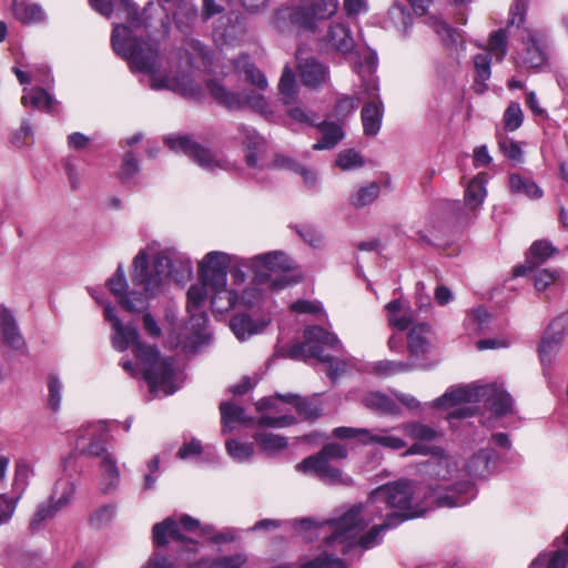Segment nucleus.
I'll return each mask as SVG.
<instances>
[{"label": "nucleus", "instance_id": "nucleus-1", "mask_svg": "<svg viewBox=\"0 0 568 568\" xmlns=\"http://www.w3.org/2000/svg\"><path fill=\"white\" fill-rule=\"evenodd\" d=\"M132 266L133 288L128 283L122 264H119L113 276L108 280L106 286L125 312L142 313L143 329L150 337L159 338L162 329L149 312V302L160 292L163 278L173 275L172 262L166 256H156L150 267L148 255L142 250L134 256Z\"/></svg>", "mask_w": 568, "mask_h": 568}, {"label": "nucleus", "instance_id": "nucleus-2", "mask_svg": "<svg viewBox=\"0 0 568 568\" xmlns=\"http://www.w3.org/2000/svg\"><path fill=\"white\" fill-rule=\"evenodd\" d=\"M113 50L128 60L132 69L143 73L158 72L160 49L158 43H149L133 34L130 27L118 24L111 34Z\"/></svg>", "mask_w": 568, "mask_h": 568}, {"label": "nucleus", "instance_id": "nucleus-3", "mask_svg": "<svg viewBox=\"0 0 568 568\" xmlns=\"http://www.w3.org/2000/svg\"><path fill=\"white\" fill-rule=\"evenodd\" d=\"M254 272L253 281L257 284L271 282L270 287L274 291L283 290L291 284L297 283L292 276L286 275L293 270L292 261L283 252H270L255 256L252 260Z\"/></svg>", "mask_w": 568, "mask_h": 568}, {"label": "nucleus", "instance_id": "nucleus-4", "mask_svg": "<svg viewBox=\"0 0 568 568\" xmlns=\"http://www.w3.org/2000/svg\"><path fill=\"white\" fill-rule=\"evenodd\" d=\"M362 504L353 505L342 516L326 520V525L331 527L332 531L328 536L324 537L326 547H332L336 544L341 545V552L346 555L355 547L356 535L366 527V521L363 516Z\"/></svg>", "mask_w": 568, "mask_h": 568}, {"label": "nucleus", "instance_id": "nucleus-5", "mask_svg": "<svg viewBox=\"0 0 568 568\" xmlns=\"http://www.w3.org/2000/svg\"><path fill=\"white\" fill-rule=\"evenodd\" d=\"M128 8V21L134 28H143L152 41L164 40L171 31L168 9L160 3L149 2L141 12Z\"/></svg>", "mask_w": 568, "mask_h": 568}, {"label": "nucleus", "instance_id": "nucleus-6", "mask_svg": "<svg viewBox=\"0 0 568 568\" xmlns=\"http://www.w3.org/2000/svg\"><path fill=\"white\" fill-rule=\"evenodd\" d=\"M414 494V487L409 480L398 479L373 489L368 496V504H384L389 509L402 511L425 513L424 508L413 505Z\"/></svg>", "mask_w": 568, "mask_h": 568}, {"label": "nucleus", "instance_id": "nucleus-7", "mask_svg": "<svg viewBox=\"0 0 568 568\" xmlns=\"http://www.w3.org/2000/svg\"><path fill=\"white\" fill-rule=\"evenodd\" d=\"M136 358L143 365V378L151 390L172 381L174 376L172 362L161 356L158 346L139 344Z\"/></svg>", "mask_w": 568, "mask_h": 568}, {"label": "nucleus", "instance_id": "nucleus-8", "mask_svg": "<svg viewBox=\"0 0 568 568\" xmlns=\"http://www.w3.org/2000/svg\"><path fill=\"white\" fill-rule=\"evenodd\" d=\"M337 9L338 0H311L308 6L282 10L278 16L288 18L297 29L314 32L317 22L332 18Z\"/></svg>", "mask_w": 568, "mask_h": 568}, {"label": "nucleus", "instance_id": "nucleus-9", "mask_svg": "<svg viewBox=\"0 0 568 568\" xmlns=\"http://www.w3.org/2000/svg\"><path fill=\"white\" fill-rule=\"evenodd\" d=\"M230 256L223 252H210L199 263V275L204 285L216 292L223 291L226 286L227 268Z\"/></svg>", "mask_w": 568, "mask_h": 568}, {"label": "nucleus", "instance_id": "nucleus-10", "mask_svg": "<svg viewBox=\"0 0 568 568\" xmlns=\"http://www.w3.org/2000/svg\"><path fill=\"white\" fill-rule=\"evenodd\" d=\"M567 331L568 312L560 314L548 324L538 345V355L542 365H551L552 357L559 352Z\"/></svg>", "mask_w": 568, "mask_h": 568}, {"label": "nucleus", "instance_id": "nucleus-11", "mask_svg": "<svg viewBox=\"0 0 568 568\" xmlns=\"http://www.w3.org/2000/svg\"><path fill=\"white\" fill-rule=\"evenodd\" d=\"M73 493L74 486L71 483L58 481L48 503L38 506L30 520V529L36 530L42 521L53 518L58 511L70 504Z\"/></svg>", "mask_w": 568, "mask_h": 568}, {"label": "nucleus", "instance_id": "nucleus-12", "mask_svg": "<svg viewBox=\"0 0 568 568\" xmlns=\"http://www.w3.org/2000/svg\"><path fill=\"white\" fill-rule=\"evenodd\" d=\"M206 89L214 101L229 110H241L246 103L260 111H265L267 108V102L262 94H253L244 101L240 93L229 91L214 79L206 81Z\"/></svg>", "mask_w": 568, "mask_h": 568}, {"label": "nucleus", "instance_id": "nucleus-13", "mask_svg": "<svg viewBox=\"0 0 568 568\" xmlns=\"http://www.w3.org/2000/svg\"><path fill=\"white\" fill-rule=\"evenodd\" d=\"M165 142L171 150L182 151L203 169L213 170L219 166V160L215 158L213 152L191 139L189 135L168 138Z\"/></svg>", "mask_w": 568, "mask_h": 568}, {"label": "nucleus", "instance_id": "nucleus-14", "mask_svg": "<svg viewBox=\"0 0 568 568\" xmlns=\"http://www.w3.org/2000/svg\"><path fill=\"white\" fill-rule=\"evenodd\" d=\"M432 496L437 507H462L476 495L475 485L470 480H460L445 488H432Z\"/></svg>", "mask_w": 568, "mask_h": 568}, {"label": "nucleus", "instance_id": "nucleus-15", "mask_svg": "<svg viewBox=\"0 0 568 568\" xmlns=\"http://www.w3.org/2000/svg\"><path fill=\"white\" fill-rule=\"evenodd\" d=\"M296 69L304 87L317 90L329 80V69L314 57L297 58Z\"/></svg>", "mask_w": 568, "mask_h": 568}, {"label": "nucleus", "instance_id": "nucleus-16", "mask_svg": "<svg viewBox=\"0 0 568 568\" xmlns=\"http://www.w3.org/2000/svg\"><path fill=\"white\" fill-rule=\"evenodd\" d=\"M170 538L186 546L191 545L193 547L192 550H196L197 541L183 535L180 530L179 523L173 517H166L152 527V539L155 547L161 548L168 546Z\"/></svg>", "mask_w": 568, "mask_h": 568}, {"label": "nucleus", "instance_id": "nucleus-17", "mask_svg": "<svg viewBox=\"0 0 568 568\" xmlns=\"http://www.w3.org/2000/svg\"><path fill=\"white\" fill-rule=\"evenodd\" d=\"M213 34L225 44L241 39L245 34L243 18L233 11L221 16L214 23Z\"/></svg>", "mask_w": 568, "mask_h": 568}, {"label": "nucleus", "instance_id": "nucleus-18", "mask_svg": "<svg viewBox=\"0 0 568 568\" xmlns=\"http://www.w3.org/2000/svg\"><path fill=\"white\" fill-rule=\"evenodd\" d=\"M433 329L427 323L414 325L407 334V348L409 357L420 359L432 348Z\"/></svg>", "mask_w": 568, "mask_h": 568}, {"label": "nucleus", "instance_id": "nucleus-19", "mask_svg": "<svg viewBox=\"0 0 568 568\" xmlns=\"http://www.w3.org/2000/svg\"><path fill=\"white\" fill-rule=\"evenodd\" d=\"M479 398H483L489 410L497 417L513 413V397L509 393L494 385L479 387Z\"/></svg>", "mask_w": 568, "mask_h": 568}, {"label": "nucleus", "instance_id": "nucleus-20", "mask_svg": "<svg viewBox=\"0 0 568 568\" xmlns=\"http://www.w3.org/2000/svg\"><path fill=\"white\" fill-rule=\"evenodd\" d=\"M314 458L305 457L296 465V470L304 474H314L318 479L328 484H342L343 473L325 460L313 462Z\"/></svg>", "mask_w": 568, "mask_h": 568}, {"label": "nucleus", "instance_id": "nucleus-21", "mask_svg": "<svg viewBox=\"0 0 568 568\" xmlns=\"http://www.w3.org/2000/svg\"><path fill=\"white\" fill-rule=\"evenodd\" d=\"M322 41L326 49L329 48L331 50L343 54L351 53L355 48V41L352 37L351 30L342 23L329 26L327 33Z\"/></svg>", "mask_w": 568, "mask_h": 568}, {"label": "nucleus", "instance_id": "nucleus-22", "mask_svg": "<svg viewBox=\"0 0 568 568\" xmlns=\"http://www.w3.org/2000/svg\"><path fill=\"white\" fill-rule=\"evenodd\" d=\"M0 332L2 343L14 351H19L24 347L26 342L19 331L14 316L6 307L0 308Z\"/></svg>", "mask_w": 568, "mask_h": 568}, {"label": "nucleus", "instance_id": "nucleus-23", "mask_svg": "<svg viewBox=\"0 0 568 568\" xmlns=\"http://www.w3.org/2000/svg\"><path fill=\"white\" fill-rule=\"evenodd\" d=\"M112 328L114 331V334L111 337L113 348L118 352H124L132 345L133 354L136 357L138 345L145 344L140 341L136 326L133 324L124 325L122 321H116L115 327Z\"/></svg>", "mask_w": 568, "mask_h": 568}, {"label": "nucleus", "instance_id": "nucleus-24", "mask_svg": "<svg viewBox=\"0 0 568 568\" xmlns=\"http://www.w3.org/2000/svg\"><path fill=\"white\" fill-rule=\"evenodd\" d=\"M384 116V104L381 100L369 101L361 111L363 132L366 136H375L381 130Z\"/></svg>", "mask_w": 568, "mask_h": 568}, {"label": "nucleus", "instance_id": "nucleus-25", "mask_svg": "<svg viewBox=\"0 0 568 568\" xmlns=\"http://www.w3.org/2000/svg\"><path fill=\"white\" fill-rule=\"evenodd\" d=\"M548 58L544 49L540 47L537 38L532 33L524 40V49L520 54V63L527 69H539L546 64Z\"/></svg>", "mask_w": 568, "mask_h": 568}, {"label": "nucleus", "instance_id": "nucleus-26", "mask_svg": "<svg viewBox=\"0 0 568 568\" xmlns=\"http://www.w3.org/2000/svg\"><path fill=\"white\" fill-rule=\"evenodd\" d=\"M277 90L278 99L284 105L291 106L297 102L300 89L296 75L288 64H286L282 70Z\"/></svg>", "mask_w": 568, "mask_h": 568}, {"label": "nucleus", "instance_id": "nucleus-27", "mask_svg": "<svg viewBox=\"0 0 568 568\" xmlns=\"http://www.w3.org/2000/svg\"><path fill=\"white\" fill-rule=\"evenodd\" d=\"M315 126L322 133V138L312 145L314 151L332 150L344 139L342 126L335 122L323 121Z\"/></svg>", "mask_w": 568, "mask_h": 568}, {"label": "nucleus", "instance_id": "nucleus-28", "mask_svg": "<svg viewBox=\"0 0 568 568\" xmlns=\"http://www.w3.org/2000/svg\"><path fill=\"white\" fill-rule=\"evenodd\" d=\"M479 399V387H456L445 392L444 395L435 400V406L438 408L446 406H455L463 403H471Z\"/></svg>", "mask_w": 568, "mask_h": 568}, {"label": "nucleus", "instance_id": "nucleus-29", "mask_svg": "<svg viewBox=\"0 0 568 568\" xmlns=\"http://www.w3.org/2000/svg\"><path fill=\"white\" fill-rule=\"evenodd\" d=\"M173 6L175 26L181 32L186 33L197 18L196 6L191 0H176Z\"/></svg>", "mask_w": 568, "mask_h": 568}, {"label": "nucleus", "instance_id": "nucleus-30", "mask_svg": "<svg viewBox=\"0 0 568 568\" xmlns=\"http://www.w3.org/2000/svg\"><path fill=\"white\" fill-rule=\"evenodd\" d=\"M11 11L13 17L23 24L40 23L45 18L42 8L37 3L13 0Z\"/></svg>", "mask_w": 568, "mask_h": 568}, {"label": "nucleus", "instance_id": "nucleus-31", "mask_svg": "<svg viewBox=\"0 0 568 568\" xmlns=\"http://www.w3.org/2000/svg\"><path fill=\"white\" fill-rule=\"evenodd\" d=\"M366 408L382 414L395 415L399 412L397 403L388 395L381 392H372L363 397Z\"/></svg>", "mask_w": 568, "mask_h": 568}, {"label": "nucleus", "instance_id": "nucleus-32", "mask_svg": "<svg viewBox=\"0 0 568 568\" xmlns=\"http://www.w3.org/2000/svg\"><path fill=\"white\" fill-rule=\"evenodd\" d=\"M101 491L103 494H110L114 491L120 484V470L116 466L115 459L110 454H105L103 456L101 462Z\"/></svg>", "mask_w": 568, "mask_h": 568}, {"label": "nucleus", "instance_id": "nucleus-33", "mask_svg": "<svg viewBox=\"0 0 568 568\" xmlns=\"http://www.w3.org/2000/svg\"><path fill=\"white\" fill-rule=\"evenodd\" d=\"M485 174H477L469 181L465 190L464 200L466 205L471 210L480 206L486 197L487 191L485 187Z\"/></svg>", "mask_w": 568, "mask_h": 568}, {"label": "nucleus", "instance_id": "nucleus-34", "mask_svg": "<svg viewBox=\"0 0 568 568\" xmlns=\"http://www.w3.org/2000/svg\"><path fill=\"white\" fill-rule=\"evenodd\" d=\"M422 470L432 478L447 480L450 477L452 468L446 452L444 450L442 456H432V459L423 463Z\"/></svg>", "mask_w": 568, "mask_h": 568}, {"label": "nucleus", "instance_id": "nucleus-35", "mask_svg": "<svg viewBox=\"0 0 568 568\" xmlns=\"http://www.w3.org/2000/svg\"><path fill=\"white\" fill-rule=\"evenodd\" d=\"M414 368L415 365L409 362L383 359L374 364L373 373L381 377H389L398 374L409 373Z\"/></svg>", "mask_w": 568, "mask_h": 568}, {"label": "nucleus", "instance_id": "nucleus-36", "mask_svg": "<svg viewBox=\"0 0 568 568\" xmlns=\"http://www.w3.org/2000/svg\"><path fill=\"white\" fill-rule=\"evenodd\" d=\"M568 565V550L567 549H558L550 554H540L537 558H535L529 568H541L546 566L547 568H566Z\"/></svg>", "mask_w": 568, "mask_h": 568}, {"label": "nucleus", "instance_id": "nucleus-37", "mask_svg": "<svg viewBox=\"0 0 568 568\" xmlns=\"http://www.w3.org/2000/svg\"><path fill=\"white\" fill-rule=\"evenodd\" d=\"M557 252L558 250L550 242L546 240H537L532 242L526 255L527 258L538 267L548 258L557 254Z\"/></svg>", "mask_w": 568, "mask_h": 568}, {"label": "nucleus", "instance_id": "nucleus-38", "mask_svg": "<svg viewBox=\"0 0 568 568\" xmlns=\"http://www.w3.org/2000/svg\"><path fill=\"white\" fill-rule=\"evenodd\" d=\"M406 436L416 442H432L436 439L439 433L434 428L420 422H410L403 425Z\"/></svg>", "mask_w": 568, "mask_h": 568}, {"label": "nucleus", "instance_id": "nucleus-39", "mask_svg": "<svg viewBox=\"0 0 568 568\" xmlns=\"http://www.w3.org/2000/svg\"><path fill=\"white\" fill-rule=\"evenodd\" d=\"M509 187L514 193H523L530 199H539L542 195L541 189L532 181L524 179L518 173L509 176Z\"/></svg>", "mask_w": 568, "mask_h": 568}, {"label": "nucleus", "instance_id": "nucleus-40", "mask_svg": "<svg viewBox=\"0 0 568 568\" xmlns=\"http://www.w3.org/2000/svg\"><path fill=\"white\" fill-rule=\"evenodd\" d=\"M252 437L261 449L266 453H275L287 447V439L281 435L257 432Z\"/></svg>", "mask_w": 568, "mask_h": 568}, {"label": "nucleus", "instance_id": "nucleus-41", "mask_svg": "<svg viewBox=\"0 0 568 568\" xmlns=\"http://www.w3.org/2000/svg\"><path fill=\"white\" fill-rule=\"evenodd\" d=\"M221 422L223 426H227L232 423L246 424L252 422V418L245 416L243 407L237 406L231 402H222L220 404Z\"/></svg>", "mask_w": 568, "mask_h": 568}, {"label": "nucleus", "instance_id": "nucleus-42", "mask_svg": "<svg viewBox=\"0 0 568 568\" xmlns=\"http://www.w3.org/2000/svg\"><path fill=\"white\" fill-rule=\"evenodd\" d=\"M507 32L505 29H498L489 34L486 45L487 53L493 54L500 62L507 53Z\"/></svg>", "mask_w": 568, "mask_h": 568}, {"label": "nucleus", "instance_id": "nucleus-43", "mask_svg": "<svg viewBox=\"0 0 568 568\" xmlns=\"http://www.w3.org/2000/svg\"><path fill=\"white\" fill-rule=\"evenodd\" d=\"M348 456V449L345 445L339 443H328L324 445L316 454L310 455L308 457L314 458L313 462L325 460L331 463L332 460H343Z\"/></svg>", "mask_w": 568, "mask_h": 568}, {"label": "nucleus", "instance_id": "nucleus-44", "mask_svg": "<svg viewBox=\"0 0 568 568\" xmlns=\"http://www.w3.org/2000/svg\"><path fill=\"white\" fill-rule=\"evenodd\" d=\"M381 187L376 182L361 186L356 193L349 197V203L357 207H364L372 204L378 196Z\"/></svg>", "mask_w": 568, "mask_h": 568}, {"label": "nucleus", "instance_id": "nucleus-45", "mask_svg": "<svg viewBox=\"0 0 568 568\" xmlns=\"http://www.w3.org/2000/svg\"><path fill=\"white\" fill-rule=\"evenodd\" d=\"M151 75V87L154 90H172L185 92L191 89V81L189 78L183 77L182 81L178 79H170L168 77H160L155 73H149Z\"/></svg>", "mask_w": 568, "mask_h": 568}, {"label": "nucleus", "instance_id": "nucleus-46", "mask_svg": "<svg viewBox=\"0 0 568 568\" xmlns=\"http://www.w3.org/2000/svg\"><path fill=\"white\" fill-rule=\"evenodd\" d=\"M387 19L393 27L400 29L404 32H406L412 24V16L408 9L402 3H394L389 8Z\"/></svg>", "mask_w": 568, "mask_h": 568}, {"label": "nucleus", "instance_id": "nucleus-47", "mask_svg": "<svg viewBox=\"0 0 568 568\" xmlns=\"http://www.w3.org/2000/svg\"><path fill=\"white\" fill-rule=\"evenodd\" d=\"M230 327L239 339H245L256 332L254 322L247 314L234 315L230 321Z\"/></svg>", "mask_w": 568, "mask_h": 568}, {"label": "nucleus", "instance_id": "nucleus-48", "mask_svg": "<svg viewBox=\"0 0 568 568\" xmlns=\"http://www.w3.org/2000/svg\"><path fill=\"white\" fill-rule=\"evenodd\" d=\"M297 414L305 420H316L323 415L321 404L313 398H302L295 403Z\"/></svg>", "mask_w": 568, "mask_h": 568}, {"label": "nucleus", "instance_id": "nucleus-49", "mask_svg": "<svg viewBox=\"0 0 568 568\" xmlns=\"http://www.w3.org/2000/svg\"><path fill=\"white\" fill-rule=\"evenodd\" d=\"M304 336L307 342H316L320 345L324 344L329 347H335L338 344V338L335 334L318 325L306 328Z\"/></svg>", "mask_w": 568, "mask_h": 568}, {"label": "nucleus", "instance_id": "nucleus-50", "mask_svg": "<svg viewBox=\"0 0 568 568\" xmlns=\"http://www.w3.org/2000/svg\"><path fill=\"white\" fill-rule=\"evenodd\" d=\"M422 516H424V511L395 510V511L388 513L385 516L384 521L382 524H379V526L383 528L384 531H386V530L394 529V528L398 527L399 525H402L403 523H405L407 520L419 518Z\"/></svg>", "mask_w": 568, "mask_h": 568}, {"label": "nucleus", "instance_id": "nucleus-51", "mask_svg": "<svg viewBox=\"0 0 568 568\" xmlns=\"http://www.w3.org/2000/svg\"><path fill=\"white\" fill-rule=\"evenodd\" d=\"M300 568H347V565L341 558L322 552L312 560L301 565Z\"/></svg>", "mask_w": 568, "mask_h": 568}, {"label": "nucleus", "instance_id": "nucleus-52", "mask_svg": "<svg viewBox=\"0 0 568 568\" xmlns=\"http://www.w3.org/2000/svg\"><path fill=\"white\" fill-rule=\"evenodd\" d=\"M364 445L376 444L384 448L392 450H399L407 446V443L396 436L390 435H368L366 439H363Z\"/></svg>", "mask_w": 568, "mask_h": 568}, {"label": "nucleus", "instance_id": "nucleus-53", "mask_svg": "<svg viewBox=\"0 0 568 568\" xmlns=\"http://www.w3.org/2000/svg\"><path fill=\"white\" fill-rule=\"evenodd\" d=\"M335 163L339 169L346 171L362 168L364 165V160L357 151L354 149H347L338 153Z\"/></svg>", "mask_w": 568, "mask_h": 568}, {"label": "nucleus", "instance_id": "nucleus-54", "mask_svg": "<svg viewBox=\"0 0 568 568\" xmlns=\"http://www.w3.org/2000/svg\"><path fill=\"white\" fill-rule=\"evenodd\" d=\"M523 110L517 102H510L504 112V128L506 131H515L523 124Z\"/></svg>", "mask_w": 568, "mask_h": 568}, {"label": "nucleus", "instance_id": "nucleus-55", "mask_svg": "<svg viewBox=\"0 0 568 568\" xmlns=\"http://www.w3.org/2000/svg\"><path fill=\"white\" fill-rule=\"evenodd\" d=\"M21 103L23 105H31L38 109L50 108L51 97L44 89L34 88L29 92V94L22 95Z\"/></svg>", "mask_w": 568, "mask_h": 568}, {"label": "nucleus", "instance_id": "nucleus-56", "mask_svg": "<svg viewBox=\"0 0 568 568\" xmlns=\"http://www.w3.org/2000/svg\"><path fill=\"white\" fill-rule=\"evenodd\" d=\"M140 170L139 162L134 154L129 151L123 155L121 169L118 173V179L122 183L129 182Z\"/></svg>", "mask_w": 568, "mask_h": 568}, {"label": "nucleus", "instance_id": "nucleus-57", "mask_svg": "<svg viewBox=\"0 0 568 568\" xmlns=\"http://www.w3.org/2000/svg\"><path fill=\"white\" fill-rule=\"evenodd\" d=\"M225 447L229 455L237 460H247L254 454V447L251 443H240L235 439H229Z\"/></svg>", "mask_w": 568, "mask_h": 568}, {"label": "nucleus", "instance_id": "nucleus-58", "mask_svg": "<svg viewBox=\"0 0 568 568\" xmlns=\"http://www.w3.org/2000/svg\"><path fill=\"white\" fill-rule=\"evenodd\" d=\"M239 131L243 136V145L246 151H261L264 146L263 138L252 128L241 124Z\"/></svg>", "mask_w": 568, "mask_h": 568}, {"label": "nucleus", "instance_id": "nucleus-59", "mask_svg": "<svg viewBox=\"0 0 568 568\" xmlns=\"http://www.w3.org/2000/svg\"><path fill=\"white\" fill-rule=\"evenodd\" d=\"M491 57L489 53H478L474 57L476 82H485L490 78Z\"/></svg>", "mask_w": 568, "mask_h": 568}, {"label": "nucleus", "instance_id": "nucleus-60", "mask_svg": "<svg viewBox=\"0 0 568 568\" xmlns=\"http://www.w3.org/2000/svg\"><path fill=\"white\" fill-rule=\"evenodd\" d=\"M444 448L440 446L427 445L426 442H415L410 445L403 456L423 455V456H442Z\"/></svg>", "mask_w": 568, "mask_h": 568}, {"label": "nucleus", "instance_id": "nucleus-61", "mask_svg": "<svg viewBox=\"0 0 568 568\" xmlns=\"http://www.w3.org/2000/svg\"><path fill=\"white\" fill-rule=\"evenodd\" d=\"M358 105V99L351 95H343L337 99L334 105V115L342 120L354 112Z\"/></svg>", "mask_w": 568, "mask_h": 568}, {"label": "nucleus", "instance_id": "nucleus-62", "mask_svg": "<svg viewBox=\"0 0 568 568\" xmlns=\"http://www.w3.org/2000/svg\"><path fill=\"white\" fill-rule=\"evenodd\" d=\"M383 528L379 525L372 526L368 531L355 539V546H359L362 549H372L377 546L381 541V534Z\"/></svg>", "mask_w": 568, "mask_h": 568}, {"label": "nucleus", "instance_id": "nucleus-63", "mask_svg": "<svg viewBox=\"0 0 568 568\" xmlns=\"http://www.w3.org/2000/svg\"><path fill=\"white\" fill-rule=\"evenodd\" d=\"M559 278V272L556 270L542 268L535 275L534 285L539 292L546 291Z\"/></svg>", "mask_w": 568, "mask_h": 568}, {"label": "nucleus", "instance_id": "nucleus-64", "mask_svg": "<svg viewBox=\"0 0 568 568\" xmlns=\"http://www.w3.org/2000/svg\"><path fill=\"white\" fill-rule=\"evenodd\" d=\"M247 558L243 554L216 557L212 561L213 568H240L246 562Z\"/></svg>", "mask_w": 568, "mask_h": 568}]
</instances>
